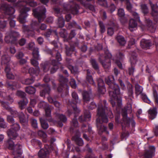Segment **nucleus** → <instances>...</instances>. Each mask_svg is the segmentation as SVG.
I'll return each mask as SVG.
<instances>
[{
	"instance_id": "nucleus-1",
	"label": "nucleus",
	"mask_w": 158,
	"mask_h": 158,
	"mask_svg": "<svg viewBox=\"0 0 158 158\" xmlns=\"http://www.w3.org/2000/svg\"><path fill=\"white\" fill-rule=\"evenodd\" d=\"M97 113L98 117L96 120V126L98 134L101 135L103 132H105L106 134H108L109 133L107 130V127L103 125L102 123L108 122L107 116L111 118L113 117V115L110 108L107 106L106 100H104L99 102Z\"/></svg>"
},
{
	"instance_id": "nucleus-2",
	"label": "nucleus",
	"mask_w": 158,
	"mask_h": 158,
	"mask_svg": "<svg viewBox=\"0 0 158 158\" xmlns=\"http://www.w3.org/2000/svg\"><path fill=\"white\" fill-rule=\"evenodd\" d=\"M114 78L113 76L110 75L105 78L106 84L108 86V90L110 97V101L112 107L116 106L120 107L122 105V98L121 97L120 89L118 85L114 83Z\"/></svg>"
},
{
	"instance_id": "nucleus-3",
	"label": "nucleus",
	"mask_w": 158,
	"mask_h": 158,
	"mask_svg": "<svg viewBox=\"0 0 158 158\" xmlns=\"http://www.w3.org/2000/svg\"><path fill=\"white\" fill-rule=\"evenodd\" d=\"M48 53L51 55L52 57L55 56L56 60L53 59L41 63L40 64V68L44 72H47L51 67L50 73L52 74L54 73L59 68V65L60 64L59 62L62 60L61 55L60 53L57 52L56 50L52 51L49 50L48 51Z\"/></svg>"
},
{
	"instance_id": "nucleus-4",
	"label": "nucleus",
	"mask_w": 158,
	"mask_h": 158,
	"mask_svg": "<svg viewBox=\"0 0 158 158\" xmlns=\"http://www.w3.org/2000/svg\"><path fill=\"white\" fill-rule=\"evenodd\" d=\"M1 8L4 11V14L0 18V28L4 29L6 26L7 21H9V24L11 27H14L15 25V22L13 20V14L15 11L12 6L6 3L2 4Z\"/></svg>"
},
{
	"instance_id": "nucleus-5",
	"label": "nucleus",
	"mask_w": 158,
	"mask_h": 158,
	"mask_svg": "<svg viewBox=\"0 0 158 158\" xmlns=\"http://www.w3.org/2000/svg\"><path fill=\"white\" fill-rule=\"evenodd\" d=\"M23 31L28 37H33L35 35L34 31L35 30L38 33L40 32V30H44L47 28V26L44 23L41 24L39 26V24L36 21H32L29 25H23Z\"/></svg>"
},
{
	"instance_id": "nucleus-6",
	"label": "nucleus",
	"mask_w": 158,
	"mask_h": 158,
	"mask_svg": "<svg viewBox=\"0 0 158 158\" xmlns=\"http://www.w3.org/2000/svg\"><path fill=\"white\" fill-rule=\"evenodd\" d=\"M104 51L105 55H101L99 58V60L104 69H109L110 66V59L112 56L106 48L105 49Z\"/></svg>"
},
{
	"instance_id": "nucleus-7",
	"label": "nucleus",
	"mask_w": 158,
	"mask_h": 158,
	"mask_svg": "<svg viewBox=\"0 0 158 158\" xmlns=\"http://www.w3.org/2000/svg\"><path fill=\"white\" fill-rule=\"evenodd\" d=\"M34 17L37 19L39 23L43 21L45 18L46 9L44 7H39L33 10Z\"/></svg>"
},
{
	"instance_id": "nucleus-8",
	"label": "nucleus",
	"mask_w": 158,
	"mask_h": 158,
	"mask_svg": "<svg viewBox=\"0 0 158 158\" xmlns=\"http://www.w3.org/2000/svg\"><path fill=\"white\" fill-rule=\"evenodd\" d=\"M122 114L123 117L122 122H121L122 127H129L131 123L132 127H134L135 126V123L132 118L127 117V111L123 110Z\"/></svg>"
},
{
	"instance_id": "nucleus-9",
	"label": "nucleus",
	"mask_w": 158,
	"mask_h": 158,
	"mask_svg": "<svg viewBox=\"0 0 158 158\" xmlns=\"http://www.w3.org/2000/svg\"><path fill=\"white\" fill-rule=\"evenodd\" d=\"M20 36L19 33L14 31H11L9 35L6 36L4 40L7 43L15 44L18 38Z\"/></svg>"
},
{
	"instance_id": "nucleus-10",
	"label": "nucleus",
	"mask_w": 158,
	"mask_h": 158,
	"mask_svg": "<svg viewBox=\"0 0 158 158\" xmlns=\"http://www.w3.org/2000/svg\"><path fill=\"white\" fill-rule=\"evenodd\" d=\"M135 94L138 95L141 94V98L143 101L144 102L151 105V102L146 94L144 93H142L143 90L142 87L138 84H136L135 85Z\"/></svg>"
},
{
	"instance_id": "nucleus-11",
	"label": "nucleus",
	"mask_w": 158,
	"mask_h": 158,
	"mask_svg": "<svg viewBox=\"0 0 158 158\" xmlns=\"http://www.w3.org/2000/svg\"><path fill=\"white\" fill-rule=\"evenodd\" d=\"M132 15L134 18L131 19L129 20V28L131 31H133V29L136 27L137 22H140V20L139 15L135 12H132Z\"/></svg>"
},
{
	"instance_id": "nucleus-12",
	"label": "nucleus",
	"mask_w": 158,
	"mask_h": 158,
	"mask_svg": "<svg viewBox=\"0 0 158 158\" xmlns=\"http://www.w3.org/2000/svg\"><path fill=\"white\" fill-rule=\"evenodd\" d=\"M17 95L22 98L18 102L19 106L21 110L25 108L26 105L28 103V101L25 97V92L20 90H18L16 93Z\"/></svg>"
},
{
	"instance_id": "nucleus-13",
	"label": "nucleus",
	"mask_w": 158,
	"mask_h": 158,
	"mask_svg": "<svg viewBox=\"0 0 158 158\" xmlns=\"http://www.w3.org/2000/svg\"><path fill=\"white\" fill-rule=\"evenodd\" d=\"M135 51V50L131 52L130 53L131 56L130 58V61L131 67L128 68V73L130 75H133L135 70L134 65L137 62V54L136 53Z\"/></svg>"
},
{
	"instance_id": "nucleus-14",
	"label": "nucleus",
	"mask_w": 158,
	"mask_h": 158,
	"mask_svg": "<svg viewBox=\"0 0 158 158\" xmlns=\"http://www.w3.org/2000/svg\"><path fill=\"white\" fill-rule=\"evenodd\" d=\"M72 96L73 99L70 103V104L73 110V111L75 114H77L80 112L79 110L77 107L76 106V104L79 101L77 93L75 92H73Z\"/></svg>"
},
{
	"instance_id": "nucleus-15",
	"label": "nucleus",
	"mask_w": 158,
	"mask_h": 158,
	"mask_svg": "<svg viewBox=\"0 0 158 158\" xmlns=\"http://www.w3.org/2000/svg\"><path fill=\"white\" fill-rule=\"evenodd\" d=\"M30 10V9L29 7H24L21 10L20 14L18 18V19L20 23H24L25 22L26 19L28 15L27 12Z\"/></svg>"
},
{
	"instance_id": "nucleus-16",
	"label": "nucleus",
	"mask_w": 158,
	"mask_h": 158,
	"mask_svg": "<svg viewBox=\"0 0 158 158\" xmlns=\"http://www.w3.org/2000/svg\"><path fill=\"white\" fill-rule=\"evenodd\" d=\"M149 4L152 10V15L155 22L157 23H158V6L156 4H152L151 1L149 2Z\"/></svg>"
},
{
	"instance_id": "nucleus-17",
	"label": "nucleus",
	"mask_w": 158,
	"mask_h": 158,
	"mask_svg": "<svg viewBox=\"0 0 158 158\" xmlns=\"http://www.w3.org/2000/svg\"><path fill=\"white\" fill-rule=\"evenodd\" d=\"M59 81L60 83V85L57 88V91L59 92H62L63 88L67 86V83L68 79L67 78L64 77L62 75H60L59 77Z\"/></svg>"
},
{
	"instance_id": "nucleus-18",
	"label": "nucleus",
	"mask_w": 158,
	"mask_h": 158,
	"mask_svg": "<svg viewBox=\"0 0 158 158\" xmlns=\"http://www.w3.org/2000/svg\"><path fill=\"white\" fill-rule=\"evenodd\" d=\"M39 108H43L45 110L46 116L47 117H50L51 116V110L48 104L44 101H41L38 104Z\"/></svg>"
},
{
	"instance_id": "nucleus-19",
	"label": "nucleus",
	"mask_w": 158,
	"mask_h": 158,
	"mask_svg": "<svg viewBox=\"0 0 158 158\" xmlns=\"http://www.w3.org/2000/svg\"><path fill=\"white\" fill-rule=\"evenodd\" d=\"M34 43L31 42L29 44L28 48L30 50H33L32 55L33 57L36 59H39V49L37 48H35Z\"/></svg>"
},
{
	"instance_id": "nucleus-20",
	"label": "nucleus",
	"mask_w": 158,
	"mask_h": 158,
	"mask_svg": "<svg viewBox=\"0 0 158 158\" xmlns=\"http://www.w3.org/2000/svg\"><path fill=\"white\" fill-rule=\"evenodd\" d=\"M156 148L153 146H150L148 149L145 151L144 154L145 158H152L155 156Z\"/></svg>"
},
{
	"instance_id": "nucleus-21",
	"label": "nucleus",
	"mask_w": 158,
	"mask_h": 158,
	"mask_svg": "<svg viewBox=\"0 0 158 158\" xmlns=\"http://www.w3.org/2000/svg\"><path fill=\"white\" fill-rule=\"evenodd\" d=\"M97 82L98 92L101 94H104L106 91V88L103 80L101 78H99L97 80Z\"/></svg>"
},
{
	"instance_id": "nucleus-22",
	"label": "nucleus",
	"mask_w": 158,
	"mask_h": 158,
	"mask_svg": "<svg viewBox=\"0 0 158 158\" xmlns=\"http://www.w3.org/2000/svg\"><path fill=\"white\" fill-rule=\"evenodd\" d=\"M66 60L67 64L68 65V68L71 71V73H77L78 71L77 67L76 66H73L70 64L72 63L73 61L70 58H67Z\"/></svg>"
},
{
	"instance_id": "nucleus-23",
	"label": "nucleus",
	"mask_w": 158,
	"mask_h": 158,
	"mask_svg": "<svg viewBox=\"0 0 158 158\" xmlns=\"http://www.w3.org/2000/svg\"><path fill=\"white\" fill-rule=\"evenodd\" d=\"M5 85L8 89L12 90L16 89L20 87L17 82H12L10 80L6 81Z\"/></svg>"
},
{
	"instance_id": "nucleus-24",
	"label": "nucleus",
	"mask_w": 158,
	"mask_h": 158,
	"mask_svg": "<svg viewBox=\"0 0 158 158\" xmlns=\"http://www.w3.org/2000/svg\"><path fill=\"white\" fill-rule=\"evenodd\" d=\"M79 44L78 41H77L75 42L73 44V46H70V47L66 46V53L67 56H70L73 52H74L75 50V46H78Z\"/></svg>"
},
{
	"instance_id": "nucleus-25",
	"label": "nucleus",
	"mask_w": 158,
	"mask_h": 158,
	"mask_svg": "<svg viewBox=\"0 0 158 158\" xmlns=\"http://www.w3.org/2000/svg\"><path fill=\"white\" fill-rule=\"evenodd\" d=\"M91 117L90 112L86 110L85 111L83 115H81L79 117V121L81 123H83L85 121H89Z\"/></svg>"
},
{
	"instance_id": "nucleus-26",
	"label": "nucleus",
	"mask_w": 158,
	"mask_h": 158,
	"mask_svg": "<svg viewBox=\"0 0 158 158\" xmlns=\"http://www.w3.org/2000/svg\"><path fill=\"white\" fill-rule=\"evenodd\" d=\"M0 97L3 98L9 101L11 104L14 101V94H12L7 96L5 92L0 91Z\"/></svg>"
},
{
	"instance_id": "nucleus-27",
	"label": "nucleus",
	"mask_w": 158,
	"mask_h": 158,
	"mask_svg": "<svg viewBox=\"0 0 158 158\" xmlns=\"http://www.w3.org/2000/svg\"><path fill=\"white\" fill-rule=\"evenodd\" d=\"M44 88L40 91V95L42 97H44L46 95H49L50 93V88L47 84L42 85Z\"/></svg>"
},
{
	"instance_id": "nucleus-28",
	"label": "nucleus",
	"mask_w": 158,
	"mask_h": 158,
	"mask_svg": "<svg viewBox=\"0 0 158 158\" xmlns=\"http://www.w3.org/2000/svg\"><path fill=\"white\" fill-rule=\"evenodd\" d=\"M49 152V147L48 146H45L44 148L41 149L38 152V156L40 158H46L47 154Z\"/></svg>"
},
{
	"instance_id": "nucleus-29",
	"label": "nucleus",
	"mask_w": 158,
	"mask_h": 158,
	"mask_svg": "<svg viewBox=\"0 0 158 158\" xmlns=\"http://www.w3.org/2000/svg\"><path fill=\"white\" fill-rule=\"evenodd\" d=\"M47 119H45L43 118H40V122L41 125L42 127L44 129H46L48 128L49 127V125L47 122V120L49 122H52L53 121L51 117Z\"/></svg>"
},
{
	"instance_id": "nucleus-30",
	"label": "nucleus",
	"mask_w": 158,
	"mask_h": 158,
	"mask_svg": "<svg viewBox=\"0 0 158 158\" xmlns=\"http://www.w3.org/2000/svg\"><path fill=\"white\" fill-rule=\"evenodd\" d=\"M118 29V25L116 23H112L111 25L107 28V34L112 36L114 34L115 30H117Z\"/></svg>"
},
{
	"instance_id": "nucleus-31",
	"label": "nucleus",
	"mask_w": 158,
	"mask_h": 158,
	"mask_svg": "<svg viewBox=\"0 0 158 158\" xmlns=\"http://www.w3.org/2000/svg\"><path fill=\"white\" fill-rule=\"evenodd\" d=\"M140 46L143 48L149 49L152 44L150 41L145 39H142L140 42Z\"/></svg>"
},
{
	"instance_id": "nucleus-32",
	"label": "nucleus",
	"mask_w": 158,
	"mask_h": 158,
	"mask_svg": "<svg viewBox=\"0 0 158 158\" xmlns=\"http://www.w3.org/2000/svg\"><path fill=\"white\" fill-rule=\"evenodd\" d=\"M59 121H58V124L60 127H62L63 126V123H65L67 120L66 116L63 114H59L58 115Z\"/></svg>"
},
{
	"instance_id": "nucleus-33",
	"label": "nucleus",
	"mask_w": 158,
	"mask_h": 158,
	"mask_svg": "<svg viewBox=\"0 0 158 158\" xmlns=\"http://www.w3.org/2000/svg\"><path fill=\"white\" fill-rule=\"evenodd\" d=\"M79 137V135H76L72 137V139L75 142L77 145L81 146L84 144L83 141L81 138Z\"/></svg>"
},
{
	"instance_id": "nucleus-34",
	"label": "nucleus",
	"mask_w": 158,
	"mask_h": 158,
	"mask_svg": "<svg viewBox=\"0 0 158 158\" xmlns=\"http://www.w3.org/2000/svg\"><path fill=\"white\" fill-rule=\"evenodd\" d=\"M157 114V111L156 108L150 109L148 110V116L150 119L153 120L156 118Z\"/></svg>"
},
{
	"instance_id": "nucleus-35",
	"label": "nucleus",
	"mask_w": 158,
	"mask_h": 158,
	"mask_svg": "<svg viewBox=\"0 0 158 158\" xmlns=\"http://www.w3.org/2000/svg\"><path fill=\"white\" fill-rule=\"evenodd\" d=\"M66 27L67 29H69L73 27L79 30L81 29V27L74 21H72L66 25Z\"/></svg>"
},
{
	"instance_id": "nucleus-36",
	"label": "nucleus",
	"mask_w": 158,
	"mask_h": 158,
	"mask_svg": "<svg viewBox=\"0 0 158 158\" xmlns=\"http://www.w3.org/2000/svg\"><path fill=\"white\" fill-rule=\"evenodd\" d=\"M11 69L10 65H6L5 69V71L6 73L7 78L9 79H14L15 77L14 75L11 73L10 72Z\"/></svg>"
},
{
	"instance_id": "nucleus-37",
	"label": "nucleus",
	"mask_w": 158,
	"mask_h": 158,
	"mask_svg": "<svg viewBox=\"0 0 158 158\" xmlns=\"http://www.w3.org/2000/svg\"><path fill=\"white\" fill-rule=\"evenodd\" d=\"M86 77V80L87 82L93 85L94 86H95V84L93 79L92 76L90 75V71L89 69H87Z\"/></svg>"
},
{
	"instance_id": "nucleus-38",
	"label": "nucleus",
	"mask_w": 158,
	"mask_h": 158,
	"mask_svg": "<svg viewBox=\"0 0 158 158\" xmlns=\"http://www.w3.org/2000/svg\"><path fill=\"white\" fill-rule=\"evenodd\" d=\"M118 16L121 18V21L125 23L127 21V19L124 18L125 13L123 9L121 8L118 10Z\"/></svg>"
},
{
	"instance_id": "nucleus-39",
	"label": "nucleus",
	"mask_w": 158,
	"mask_h": 158,
	"mask_svg": "<svg viewBox=\"0 0 158 158\" xmlns=\"http://www.w3.org/2000/svg\"><path fill=\"white\" fill-rule=\"evenodd\" d=\"M133 88L131 85H129L128 88V99H129L128 101L129 102L130 104L132 103V98H133Z\"/></svg>"
},
{
	"instance_id": "nucleus-40",
	"label": "nucleus",
	"mask_w": 158,
	"mask_h": 158,
	"mask_svg": "<svg viewBox=\"0 0 158 158\" xmlns=\"http://www.w3.org/2000/svg\"><path fill=\"white\" fill-rule=\"evenodd\" d=\"M81 129L83 132H88L89 134L92 133L91 127L88 124L83 123Z\"/></svg>"
},
{
	"instance_id": "nucleus-41",
	"label": "nucleus",
	"mask_w": 158,
	"mask_h": 158,
	"mask_svg": "<svg viewBox=\"0 0 158 158\" xmlns=\"http://www.w3.org/2000/svg\"><path fill=\"white\" fill-rule=\"evenodd\" d=\"M90 93L87 91H84L82 93L83 98L84 102H87L90 100Z\"/></svg>"
},
{
	"instance_id": "nucleus-42",
	"label": "nucleus",
	"mask_w": 158,
	"mask_h": 158,
	"mask_svg": "<svg viewBox=\"0 0 158 158\" xmlns=\"http://www.w3.org/2000/svg\"><path fill=\"white\" fill-rule=\"evenodd\" d=\"M40 72L39 67H35V68H31L29 69L28 73L31 74H33L37 76Z\"/></svg>"
},
{
	"instance_id": "nucleus-43",
	"label": "nucleus",
	"mask_w": 158,
	"mask_h": 158,
	"mask_svg": "<svg viewBox=\"0 0 158 158\" xmlns=\"http://www.w3.org/2000/svg\"><path fill=\"white\" fill-rule=\"evenodd\" d=\"M20 123L23 125L27 123L28 122V120L23 113H19V115L18 116Z\"/></svg>"
},
{
	"instance_id": "nucleus-44",
	"label": "nucleus",
	"mask_w": 158,
	"mask_h": 158,
	"mask_svg": "<svg viewBox=\"0 0 158 158\" xmlns=\"http://www.w3.org/2000/svg\"><path fill=\"white\" fill-rule=\"evenodd\" d=\"M59 34L60 36L64 38V41H68V34L65 29H61Z\"/></svg>"
},
{
	"instance_id": "nucleus-45",
	"label": "nucleus",
	"mask_w": 158,
	"mask_h": 158,
	"mask_svg": "<svg viewBox=\"0 0 158 158\" xmlns=\"http://www.w3.org/2000/svg\"><path fill=\"white\" fill-rule=\"evenodd\" d=\"M10 60V57L7 55L3 56L2 57V64H6V65H9V62Z\"/></svg>"
},
{
	"instance_id": "nucleus-46",
	"label": "nucleus",
	"mask_w": 158,
	"mask_h": 158,
	"mask_svg": "<svg viewBox=\"0 0 158 158\" xmlns=\"http://www.w3.org/2000/svg\"><path fill=\"white\" fill-rule=\"evenodd\" d=\"M107 139L105 136H103L102 138V149L106 150L108 148V143L106 142Z\"/></svg>"
},
{
	"instance_id": "nucleus-47",
	"label": "nucleus",
	"mask_w": 158,
	"mask_h": 158,
	"mask_svg": "<svg viewBox=\"0 0 158 158\" xmlns=\"http://www.w3.org/2000/svg\"><path fill=\"white\" fill-rule=\"evenodd\" d=\"M118 42L121 45L123 46L126 43V41L124 38L122 36L119 35L116 37Z\"/></svg>"
},
{
	"instance_id": "nucleus-48",
	"label": "nucleus",
	"mask_w": 158,
	"mask_h": 158,
	"mask_svg": "<svg viewBox=\"0 0 158 158\" xmlns=\"http://www.w3.org/2000/svg\"><path fill=\"white\" fill-rule=\"evenodd\" d=\"M25 91L29 94H34L35 92V89L33 86H29L26 87Z\"/></svg>"
},
{
	"instance_id": "nucleus-49",
	"label": "nucleus",
	"mask_w": 158,
	"mask_h": 158,
	"mask_svg": "<svg viewBox=\"0 0 158 158\" xmlns=\"http://www.w3.org/2000/svg\"><path fill=\"white\" fill-rule=\"evenodd\" d=\"M122 2L125 1L127 10L132 14V6L129 2V0H120Z\"/></svg>"
},
{
	"instance_id": "nucleus-50",
	"label": "nucleus",
	"mask_w": 158,
	"mask_h": 158,
	"mask_svg": "<svg viewBox=\"0 0 158 158\" xmlns=\"http://www.w3.org/2000/svg\"><path fill=\"white\" fill-rule=\"evenodd\" d=\"M35 80V77L32 76L30 78L26 79L24 81H23L22 83L25 85H30L33 83Z\"/></svg>"
},
{
	"instance_id": "nucleus-51",
	"label": "nucleus",
	"mask_w": 158,
	"mask_h": 158,
	"mask_svg": "<svg viewBox=\"0 0 158 158\" xmlns=\"http://www.w3.org/2000/svg\"><path fill=\"white\" fill-rule=\"evenodd\" d=\"M52 33H54L56 35H57V33L56 31L53 30L51 29L47 30L44 33V35L45 37H49Z\"/></svg>"
},
{
	"instance_id": "nucleus-52",
	"label": "nucleus",
	"mask_w": 158,
	"mask_h": 158,
	"mask_svg": "<svg viewBox=\"0 0 158 158\" xmlns=\"http://www.w3.org/2000/svg\"><path fill=\"white\" fill-rule=\"evenodd\" d=\"M31 142L33 145L35 146H38V147H40V148H41L42 143L40 141L36 139H33L31 140Z\"/></svg>"
},
{
	"instance_id": "nucleus-53",
	"label": "nucleus",
	"mask_w": 158,
	"mask_h": 158,
	"mask_svg": "<svg viewBox=\"0 0 158 158\" xmlns=\"http://www.w3.org/2000/svg\"><path fill=\"white\" fill-rule=\"evenodd\" d=\"M57 24L59 27H62L64 25V20L62 17L58 18Z\"/></svg>"
},
{
	"instance_id": "nucleus-54",
	"label": "nucleus",
	"mask_w": 158,
	"mask_h": 158,
	"mask_svg": "<svg viewBox=\"0 0 158 158\" xmlns=\"http://www.w3.org/2000/svg\"><path fill=\"white\" fill-rule=\"evenodd\" d=\"M145 23L149 27H152V32H153L155 31V28H154L152 26V20L149 19H146L145 20Z\"/></svg>"
},
{
	"instance_id": "nucleus-55",
	"label": "nucleus",
	"mask_w": 158,
	"mask_h": 158,
	"mask_svg": "<svg viewBox=\"0 0 158 158\" xmlns=\"http://www.w3.org/2000/svg\"><path fill=\"white\" fill-rule=\"evenodd\" d=\"M90 61L93 68L96 70H98L99 69V67L98 63L96 60L95 59H92Z\"/></svg>"
},
{
	"instance_id": "nucleus-56",
	"label": "nucleus",
	"mask_w": 158,
	"mask_h": 158,
	"mask_svg": "<svg viewBox=\"0 0 158 158\" xmlns=\"http://www.w3.org/2000/svg\"><path fill=\"white\" fill-rule=\"evenodd\" d=\"M79 6L77 4H76L74 6L71 8V11L72 14L76 15L78 14V12Z\"/></svg>"
},
{
	"instance_id": "nucleus-57",
	"label": "nucleus",
	"mask_w": 158,
	"mask_h": 158,
	"mask_svg": "<svg viewBox=\"0 0 158 158\" xmlns=\"http://www.w3.org/2000/svg\"><path fill=\"white\" fill-rule=\"evenodd\" d=\"M142 12L146 15L148 13V9L146 5L145 4H142L141 6Z\"/></svg>"
},
{
	"instance_id": "nucleus-58",
	"label": "nucleus",
	"mask_w": 158,
	"mask_h": 158,
	"mask_svg": "<svg viewBox=\"0 0 158 158\" xmlns=\"http://www.w3.org/2000/svg\"><path fill=\"white\" fill-rule=\"evenodd\" d=\"M1 104L2 106L8 111L11 110V108L9 106V103L8 102L2 101L1 102Z\"/></svg>"
},
{
	"instance_id": "nucleus-59",
	"label": "nucleus",
	"mask_w": 158,
	"mask_h": 158,
	"mask_svg": "<svg viewBox=\"0 0 158 158\" xmlns=\"http://www.w3.org/2000/svg\"><path fill=\"white\" fill-rule=\"evenodd\" d=\"M30 121L31 125L33 128L35 129L38 128V123L36 119L33 118H31L30 120Z\"/></svg>"
},
{
	"instance_id": "nucleus-60",
	"label": "nucleus",
	"mask_w": 158,
	"mask_h": 158,
	"mask_svg": "<svg viewBox=\"0 0 158 158\" xmlns=\"http://www.w3.org/2000/svg\"><path fill=\"white\" fill-rule=\"evenodd\" d=\"M99 25L100 28V31L101 33H104L105 31V27L104 24L102 21L99 22Z\"/></svg>"
},
{
	"instance_id": "nucleus-61",
	"label": "nucleus",
	"mask_w": 158,
	"mask_h": 158,
	"mask_svg": "<svg viewBox=\"0 0 158 158\" xmlns=\"http://www.w3.org/2000/svg\"><path fill=\"white\" fill-rule=\"evenodd\" d=\"M153 98L156 105H158V95L157 93L156 90H154L153 91Z\"/></svg>"
},
{
	"instance_id": "nucleus-62",
	"label": "nucleus",
	"mask_w": 158,
	"mask_h": 158,
	"mask_svg": "<svg viewBox=\"0 0 158 158\" xmlns=\"http://www.w3.org/2000/svg\"><path fill=\"white\" fill-rule=\"evenodd\" d=\"M8 111H9L11 114L14 117H18L19 114V113H18L16 110L11 108V110H9Z\"/></svg>"
},
{
	"instance_id": "nucleus-63",
	"label": "nucleus",
	"mask_w": 158,
	"mask_h": 158,
	"mask_svg": "<svg viewBox=\"0 0 158 158\" xmlns=\"http://www.w3.org/2000/svg\"><path fill=\"white\" fill-rule=\"evenodd\" d=\"M76 35L75 30H72L70 33L69 35H68V41H67L69 42L70 40H71Z\"/></svg>"
},
{
	"instance_id": "nucleus-64",
	"label": "nucleus",
	"mask_w": 158,
	"mask_h": 158,
	"mask_svg": "<svg viewBox=\"0 0 158 158\" xmlns=\"http://www.w3.org/2000/svg\"><path fill=\"white\" fill-rule=\"evenodd\" d=\"M27 5H29L31 7H34L37 5V3L36 2L33 1V0H28L26 2Z\"/></svg>"
}]
</instances>
